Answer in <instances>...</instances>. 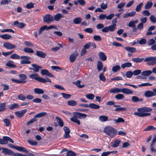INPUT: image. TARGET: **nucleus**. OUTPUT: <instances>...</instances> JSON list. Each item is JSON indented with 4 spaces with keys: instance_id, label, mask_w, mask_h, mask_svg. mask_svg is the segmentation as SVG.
Listing matches in <instances>:
<instances>
[{
    "instance_id": "51",
    "label": "nucleus",
    "mask_w": 156,
    "mask_h": 156,
    "mask_svg": "<svg viewBox=\"0 0 156 156\" xmlns=\"http://www.w3.org/2000/svg\"><path fill=\"white\" fill-rule=\"evenodd\" d=\"M4 137L5 139V142H6V144L8 143L9 141V142L12 143H14L13 141L9 137L7 136H4Z\"/></svg>"
},
{
    "instance_id": "61",
    "label": "nucleus",
    "mask_w": 156,
    "mask_h": 156,
    "mask_svg": "<svg viewBox=\"0 0 156 156\" xmlns=\"http://www.w3.org/2000/svg\"><path fill=\"white\" fill-rule=\"evenodd\" d=\"M37 120V119L36 118L34 117L33 119L27 122V125H28L30 124H32L33 122L36 121Z\"/></svg>"
},
{
    "instance_id": "32",
    "label": "nucleus",
    "mask_w": 156,
    "mask_h": 156,
    "mask_svg": "<svg viewBox=\"0 0 156 156\" xmlns=\"http://www.w3.org/2000/svg\"><path fill=\"white\" fill-rule=\"evenodd\" d=\"M77 118H78L76 117V116L73 115L72 118H71L70 120L72 121L75 122L79 125L80 124V120L78 119Z\"/></svg>"
},
{
    "instance_id": "13",
    "label": "nucleus",
    "mask_w": 156,
    "mask_h": 156,
    "mask_svg": "<svg viewBox=\"0 0 156 156\" xmlns=\"http://www.w3.org/2000/svg\"><path fill=\"white\" fill-rule=\"evenodd\" d=\"M64 130L65 133L64 135V137L66 138H69L71 136L69 135L70 130L68 127H64Z\"/></svg>"
},
{
    "instance_id": "62",
    "label": "nucleus",
    "mask_w": 156,
    "mask_h": 156,
    "mask_svg": "<svg viewBox=\"0 0 156 156\" xmlns=\"http://www.w3.org/2000/svg\"><path fill=\"white\" fill-rule=\"evenodd\" d=\"M133 74L135 76L141 73V70L140 69H137L134 70L133 72Z\"/></svg>"
},
{
    "instance_id": "14",
    "label": "nucleus",
    "mask_w": 156,
    "mask_h": 156,
    "mask_svg": "<svg viewBox=\"0 0 156 156\" xmlns=\"http://www.w3.org/2000/svg\"><path fill=\"white\" fill-rule=\"evenodd\" d=\"M13 25L16 26L20 29L23 28L26 25V24L25 23L22 22L20 23L18 21L14 22Z\"/></svg>"
},
{
    "instance_id": "63",
    "label": "nucleus",
    "mask_w": 156,
    "mask_h": 156,
    "mask_svg": "<svg viewBox=\"0 0 156 156\" xmlns=\"http://www.w3.org/2000/svg\"><path fill=\"white\" fill-rule=\"evenodd\" d=\"M113 152V151H109L103 152L101 154V156H107L111 153H112Z\"/></svg>"
},
{
    "instance_id": "20",
    "label": "nucleus",
    "mask_w": 156,
    "mask_h": 156,
    "mask_svg": "<svg viewBox=\"0 0 156 156\" xmlns=\"http://www.w3.org/2000/svg\"><path fill=\"white\" fill-rule=\"evenodd\" d=\"M47 113L45 112H43L38 113L35 115L34 117L36 118H41L47 115Z\"/></svg>"
},
{
    "instance_id": "31",
    "label": "nucleus",
    "mask_w": 156,
    "mask_h": 156,
    "mask_svg": "<svg viewBox=\"0 0 156 156\" xmlns=\"http://www.w3.org/2000/svg\"><path fill=\"white\" fill-rule=\"evenodd\" d=\"M13 62L12 61H9L8 62L6 63L5 66L11 68H14L16 67L15 65L12 64Z\"/></svg>"
},
{
    "instance_id": "64",
    "label": "nucleus",
    "mask_w": 156,
    "mask_h": 156,
    "mask_svg": "<svg viewBox=\"0 0 156 156\" xmlns=\"http://www.w3.org/2000/svg\"><path fill=\"white\" fill-rule=\"evenodd\" d=\"M150 20L153 23H155L156 22V17L154 15H151L150 17Z\"/></svg>"
},
{
    "instance_id": "1",
    "label": "nucleus",
    "mask_w": 156,
    "mask_h": 156,
    "mask_svg": "<svg viewBox=\"0 0 156 156\" xmlns=\"http://www.w3.org/2000/svg\"><path fill=\"white\" fill-rule=\"evenodd\" d=\"M29 77L32 79L38 81L42 83H46V82L51 83V79L47 77L45 78L38 77V75L37 73L35 74H32L29 75Z\"/></svg>"
},
{
    "instance_id": "5",
    "label": "nucleus",
    "mask_w": 156,
    "mask_h": 156,
    "mask_svg": "<svg viewBox=\"0 0 156 156\" xmlns=\"http://www.w3.org/2000/svg\"><path fill=\"white\" fill-rule=\"evenodd\" d=\"M144 60V62H151L147 63L148 65H153L156 64V62H154V57H147Z\"/></svg>"
},
{
    "instance_id": "47",
    "label": "nucleus",
    "mask_w": 156,
    "mask_h": 156,
    "mask_svg": "<svg viewBox=\"0 0 156 156\" xmlns=\"http://www.w3.org/2000/svg\"><path fill=\"white\" fill-rule=\"evenodd\" d=\"M18 98L19 100L24 101L26 98L25 96L22 94H20L18 96Z\"/></svg>"
},
{
    "instance_id": "27",
    "label": "nucleus",
    "mask_w": 156,
    "mask_h": 156,
    "mask_svg": "<svg viewBox=\"0 0 156 156\" xmlns=\"http://www.w3.org/2000/svg\"><path fill=\"white\" fill-rule=\"evenodd\" d=\"M125 48L127 51L131 53H134L136 51V49L134 47H126Z\"/></svg>"
},
{
    "instance_id": "30",
    "label": "nucleus",
    "mask_w": 156,
    "mask_h": 156,
    "mask_svg": "<svg viewBox=\"0 0 156 156\" xmlns=\"http://www.w3.org/2000/svg\"><path fill=\"white\" fill-rule=\"evenodd\" d=\"M6 103L5 102L0 103V112H3L6 109Z\"/></svg>"
},
{
    "instance_id": "33",
    "label": "nucleus",
    "mask_w": 156,
    "mask_h": 156,
    "mask_svg": "<svg viewBox=\"0 0 156 156\" xmlns=\"http://www.w3.org/2000/svg\"><path fill=\"white\" fill-rule=\"evenodd\" d=\"M12 37V36L8 34H5L2 35H0V37L3 39L5 40H8L10 39Z\"/></svg>"
},
{
    "instance_id": "35",
    "label": "nucleus",
    "mask_w": 156,
    "mask_h": 156,
    "mask_svg": "<svg viewBox=\"0 0 156 156\" xmlns=\"http://www.w3.org/2000/svg\"><path fill=\"white\" fill-rule=\"evenodd\" d=\"M34 91L35 93L38 94H41L44 93V91L43 90L39 88H35Z\"/></svg>"
},
{
    "instance_id": "34",
    "label": "nucleus",
    "mask_w": 156,
    "mask_h": 156,
    "mask_svg": "<svg viewBox=\"0 0 156 156\" xmlns=\"http://www.w3.org/2000/svg\"><path fill=\"white\" fill-rule=\"evenodd\" d=\"M120 92H122V89L117 88L115 89H111L110 91V92L111 93H116Z\"/></svg>"
},
{
    "instance_id": "37",
    "label": "nucleus",
    "mask_w": 156,
    "mask_h": 156,
    "mask_svg": "<svg viewBox=\"0 0 156 156\" xmlns=\"http://www.w3.org/2000/svg\"><path fill=\"white\" fill-rule=\"evenodd\" d=\"M144 58H134L132 59V60L134 62H142V61L144 60Z\"/></svg>"
},
{
    "instance_id": "10",
    "label": "nucleus",
    "mask_w": 156,
    "mask_h": 156,
    "mask_svg": "<svg viewBox=\"0 0 156 156\" xmlns=\"http://www.w3.org/2000/svg\"><path fill=\"white\" fill-rule=\"evenodd\" d=\"M1 149L2 150V152L5 155L8 154L10 155H12L13 151L5 147H2Z\"/></svg>"
},
{
    "instance_id": "29",
    "label": "nucleus",
    "mask_w": 156,
    "mask_h": 156,
    "mask_svg": "<svg viewBox=\"0 0 156 156\" xmlns=\"http://www.w3.org/2000/svg\"><path fill=\"white\" fill-rule=\"evenodd\" d=\"M152 73V72L151 70H146L143 71L141 73V75L144 76H148Z\"/></svg>"
},
{
    "instance_id": "11",
    "label": "nucleus",
    "mask_w": 156,
    "mask_h": 156,
    "mask_svg": "<svg viewBox=\"0 0 156 156\" xmlns=\"http://www.w3.org/2000/svg\"><path fill=\"white\" fill-rule=\"evenodd\" d=\"M3 46L8 49H10L15 48L16 46L8 42H6L3 44Z\"/></svg>"
},
{
    "instance_id": "17",
    "label": "nucleus",
    "mask_w": 156,
    "mask_h": 156,
    "mask_svg": "<svg viewBox=\"0 0 156 156\" xmlns=\"http://www.w3.org/2000/svg\"><path fill=\"white\" fill-rule=\"evenodd\" d=\"M18 76L20 80L23 82L22 83H24L26 82V80L27 79V77L25 74H20L18 75Z\"/></svg>"
},
{
    "instance_id": "36",
    "label": "nucleus",
    "mask_w": 156,
    "mask_h": 156,
    "mask_svg": "<svg viewBox=\"0 0 156 156\" xmlns=\"http://www.w3.org/2000/svg\"><path fill=\"white\" fill-rule=\"evenodd\" d=\"M132 66V64L130 62H126L121 65V66L122 69L126 67H129Z\"/></svg>"
},
{
    "instance_id": "15",
    "label": "nucleus",
    "mask_w": 156,
    "mask_h": 156,
    "mask_svg": "<svg viewBox=\"0 0 156 156\" xmlns=\"http://www.w3.org/2000/svg\"><path fill=\"white\" fill-rule=\"evenodd\" d=\"M32 66L34 67V68H30V69L33 70L35 72H38L39 69L42 68L41 66H38L35 64H33Z\"/></svg>"
},
{
    "instance_id": "25",
    "label": "nucleus",
    "mask_w": 156,
    "mask_h": 156,
    "mask_svg": "<svg viewBox=\"0 0 156 156\" xmlns=\"http://www.w3.org/2000/svg\"><path fill=\"white\" fill-rule=\"evenodd\" d=\"M144 95L147 97H150L154 96L153 92L150 90H148L145 92Z\"/></svg>"
},
{
    "instance_id": "39",
    "label": "nucleus",
    "mask_w": 156,
    "mask_h": 156,
    "mask_svg": "<svg viewBox=\"0 0 156 156\" xmlns=\"http://www.w3.org/2000/svg\"><path fill=\"white\" fill-rule=\"evenodd\" d=\"M89 107L94 109H98L100 108V106L95 104L90 103L89 105Z\"/></svg>"
},
{
    "instance_id": "41",
    "label": "nucleus",
    "mask_w": 156,
    "mask_h": 156,
    "mask_svg": "<svg viewBox=\"0 0 156 156\" xmlns=\"http://www.w3.org/2000/svg\"><path fill=\"white\" fill-rule=\"evenodd\" d=\"M126 110V108L125 107H118L116 108L114 110L115 112H123L125 111Z\"/></svg>"
},
{
    "instance_id": "53",
    "label": "nucleus",
    "mask_w": 156,
    "mask_h": 156,
    "mask_svg": "<svg viewBox=\"0 0 156 156\" xmlns=\"http://www.w3.org/2000/svg\"><path fill=\"white\" fill-rule=\"evenodd\" d=\"M61 95L63 98L66 99L69 98L71 96V94L63 93H61Z\"/></svg>"
},
{
    "instance_id": "55",
    "label": "nucleus",
    "mask_w": 156,
    "mask_h": 156,
    "mask_svg": "<svg viewBox=\"0 0 156 156\" xmlns=\"http://www.w3.org/2000/svg\"><path fill=\"white\" fill-rule=\"evenodd\" d=\"M34 3L33 4L32 2H30L28 3L26 5V7L27 9H30L34 7Z\"/></svg>"
},
{
    "instance_id": "8",
    "label": "nucleus",
    "mask_w": 156,
    "mask_h": 156,
    "mask_svg": "<svg viewBox=\"0 0 156 156\" xmlns=\"http://www.w3.org/2000/svg\"><path fill=\"white\" fill-rule=\"evenodd\" d=\"M27 110L26 109H23L20 111H16L15 112L16 115L19 118L22 117L26 113Z\"/></svg>"
},
{
    "instance_id": "57",
    "label": "nucleus",
    "mask_w": 156,
    "mask_h": 156,
    "mask_svg": "<svg viewBox=\"0 0 156 156\" xmlns=\"http://www.w3.org/2000/svg\"><path fill=\"white\" fill-rule=\"evenodd\" d=\"M76 155V154L72 151H69L66 153V156H74Z\"/></svg>"
},
{
    "instance_id": "60",
    "label": "nucleus",
    "mask_w": 156,
    "mask_h": 156,
    "mask_svg": "<svg viewBox=\"0 0 156 156\" xmlns=\"http://www.w3.org/2000/svg\"><path fill=\"white\" fill-rule=\"evenodd\" d=\"M99 77L100 79L102 81H105L106 80L105 77L104 76V73H101L100 74Z\"/></svg>"
},
{
    "instance_id": "45",
    "label": "nucleus",
    "mask_w": 156,
    "mask_h": 156,
    "mask_svg": "<svg viewBox=\"0 0 156 156\" xmlns=\"http://www.w3.org/2000/svg\"><path fill=\"white\" fill-rule=\"evenodd\" d=\"M108 119V117L105 116L101 115L99 117V119L101 122H105Z\"/></svg>"
},
{
    "instance_id": "16",
    "label": "nucleus",
    "mask_w": 156,
    "mask_h": 156,
    "mask_svg": "<svg viewBox=\"0 0 156 156\" xmlns=\"http://www.w3.org/2000/svg\"><path fill=\"white\" fill-rule=\"evenodd\" d=\"M8 107L9 109L12 110L14 109L19 108L20 106L18 104L14 103L13 104L8 105Z\"/></svg>"
},
{
    "instance_id": "50",
    "label": "nucleus",
    "mask_w": 156,
    "mask_h": 156,
    "mask_svg": "<svg viewBox=\"0 0 156 156\" xmlns=\"http://www.w3.org/2000/svg\"><path fill=\"white\" fill-rule=\"evenodd\" d=\"M116 25V24L113 23L112 25L109 26L108 27L109 30L111 31H114Z\"/></svg>"
},
{
    "instance_id": "24",
    "label": "nucleus",
    "mask_w": 156,
    "mask_h": 156,
    "mask_svg": "<svg viewBox=\"0 0 156 156\" xmlns=\"http://www.w3.org/2000/svg\"><path fill=\"white\" fill-rule=\"evenodd\" d=\"M97 69L98 72L101 71L103 68V64L102 62L100 61H98L97 62Z\"/></svg>"
},
{
    "instance_id": "12",
    "label": "nucleus",
    "mask_w": 156,
    "mask_h": 156,
    "mask_svg": "<svg viewBox=\"0 0 156 156\" xmlns=\"http://www.w3.org/2000/svg\"><path fill=\"white\" fill-rule=\"evenodd\" d=\"M98 56L99 59L102 61H105L107 60V56L103 52H99L98 53Z\"/></svg>"
},
{
    "instance_id": "43",
    "label": "nucleus",
    "mask_w": 156,
    "mask_h": 156,
    "mask_svg": "<svg viewBox=\"0 0 156 156\" xmlns=\"http://www.w3.org/2000/svg\"><path fill=\"white\" fill-rule=\"evenodd\" d=\"M77 102L75 101L71 100L68 101L67 104L69 106H75L76 105Z\"/></svg>"
},
{
    "instance_id": "49",
    "label": "nucleus",
    "mask_w": 156,
    "mask_h": 156,
    "mask_svg": "<svg viewBox=\"0 0 156 156\" xmlns=\"http://www.w3.org/2000/svg\"><path fill=\"white\" fill-rule=\"evenodd\" d=\"M85 96L88 99L91 100H93L94 98V95L92 94H86Z\"/></svg>"
},
{
    "instance_id": "22",
    "label": "nucleus",
    "mask_w": 156,
    "mask_h": 156,
    "mask_svg": "<svg viewBox=\"0 0 156 156\" xmlns=\"http://www.w3.org/2000/svg\"><path fill=\"white\" fill-rule=\"evenodd\" d=\"M36 54L38 57L42 58H44L46 56V54L41 51H37Z\"/></svg>"
},
{
    "instance_id": "38",
    "label": "nucleus",
    "mask_w": 156,
    "mask_h": 156,
    "mask_svg": "<svg viewBox=\"0 0 156 156\" xmlns=\"http://www.w3.org/2000/svg\"><path fill=\"white\" fill-rule=\"evenodd\" d=\"M23 51L25 53H33L34 52V51L31 48H24Z\"/></svg>"
},
{
    "instance_id": "6",
    "label": "nucleus",
    "mask_w": 156,
    "mask_h": 156,
    "mask_svg": "<svg viewBox=\"0 0 156 156\" xmlns=\"http://www.w3.org/2000/svg\"><path fill=\"white\" fill-rule=\"evenodd\" d=\"M41 73L42 75H45L48 77H52L55 78V76L49 72L48 69H44L41 70Z\"/></svg>"
},
{
    "instance_id": "56",
    "label": "nucleus",
    "mask_w": 156,
    "mask_h": 156,
    "mask_svg": "<svg viewBox=\"0 0 156 156\" xmlns=\"http://www.w3.org/2000/svg\"><path fill=\"white\" fill-rule=\"evenodd\" d=\"M133 72L131 71H129L127 72L126 73V76L127 78H131L133 75Z\"/></svg>"
},
{
    "instance_id": "46",
    "label": "nucleus",
    "mask_w": 156,
    "mask_h": 156,
    "mask_svg": "<svg viewBox=\"0 0 156 156\" xmlns=\"http://www.w3.org/2000/svg\"><path fill=\"white\" fill-rule=\"evenodd\" d=\"M47 27V25H44L41 27L38 31L39 34H41L43 33V31L45 30H46Z\"/></svg>"
},
{
    "instance_id": "52",
    "label": "nucleus",
    "mask_w": 156,
    "mask_h": 156,
    "mask_svg": "<svg viewBox=\"0 0 156 156\" xmlns=\"http://www.w3.org/2000/svg\"><path fill=\"white\" fill-rule=\"evenodd\" d=\"M143 5V2H141L136 7L135 10L136 11L138 12L140 11L141 9L142 6Z\"/></svg>"
},
{
    "instance_id": "48",
    "label": "nucleus",
    "mask_w": 156,
    "mask_h": 156,
    "mask_svg": "<svg viewBox=\"0 0 156 156\" xmlns=\"http://www.w3.org/2000/svg\"><path fill=\"white\" fill-rule=\"evenodd\" d=\"M115 98L117 100H121L124 98V95L122 94H119L115 96Z\"/></svg>"
},
{
    "instance_id": "19",
    "label": "nucleus",
    "mask_w": 156,
    "mask_h": 156,
    "mask_svg": "<svg viewBox=\"0 0 156 156\" xmlns=\"http://www.w3.org/2000/svg\"><path fill=\"white\" fill-rule=\"evenodd\" d=\"M62 17V15L60 13H58L53 16L54 21H58Z\"/></svg>"
},
{
    "instance_id": "18",
    "label": "nucleus",
    "mask_w": 156,
    "mask_h": 156,
    "mask_svg": "<svg viewBox=\"0 0 156 156\" xmlns=\"http://www.w3.org/2000/svg\"><path fill=\"white\" fill-rule=\"evenodd\" d=\"M14 149L19 151H22L23 152L26 153H28L29 152L28 150L26 149L23 147L20 146H16L15 147H14Z\"/></svg>"
},
{
    "instance_id": "9",
    "label": "nucleus",
    "mask_w": 156,
    "mask_h": 156,
    "mask_svg": "<svg viewBox=\"0 0 156 156\" xmlns=\"http://www.w3.org/2000/svg\"><path fill=\"white\" fill-rule=\"evenodd\" d=\"M74 116H76L79 119L85 118L87 117V115L85 113H82L79 112H74Z\"/></svg>"
},
{
    "instance_id": "2",
    "label": "nucleus",
    "mask_w": 156,
    "mask_h": 156,
    "mask_svg": "<svg viewBox=\"0 0 156 156\" xmlns=\"http://www.w3.org/2000/svg\"><path fill=\"white\" fill-rule=\"evenodd\" d=\"M104 131L112 138L115 136L117 133L116 129L113 127H105Z\"/></svg>"
},
{
    "instance_id": "23",
    "label": "nucleus",
    "mask_w": 156,
    "mask_h": 156,
    "mask_svg": "<svg viewBox=\"0 0 156 156\" xmlns=\"http://www.w3.org/2000/svg\"><path fill=\"white\" fill-rule=\"evenodd\" d=\"M122 92L123 93L130 94L133 93V91L130 89L127 88H123L122 89Z\"/></svg>"
},
{
    "instance_id": "59",
    "label": "nucleus",
    "mask_w": 156,
    "mask_h": 156,
    "mask_svg": "<svg viewBox=\"0 0 156 156\" xmlns=\"http://www.w3.org/2000/svg\"><path fill=\"white\" fill-rule=\"evenodd\" d=\"M114 120L116 123L124 122H125L124 119L120 117L118 119H115Z\"/></svg>"
},
{
    "instance_id": "42",
    "label": "nucleus",
    "mask_w": 156,
    "mask_h": 156,
    "mask_svg": "<svg viewBox=\"0 0 156 156\" xmlns=\"http://www.w3.org/2000/svg\"><path fill=\"white\" fill-rule=\"evenodd\" d=\"M121 69L120 66L116 65L113 66L112 69V71L114 73L117 72L118 70H119Z\"/></svg>"
},
{
    "instance_id": "40",
    "label": "nucleus",
    "mask_w": 156,
    "mask_h": 156,
    "mask_svg": "<svg viewBox=\"0 0 156 156\" xmlns=\"http://www.w3.org/2000/svg\"><path fill=\"white\" fill-rule=\"evenodd\" d=\"M153 3L151 2H148L144 6V8L145 9H149L152 6Z\"/></svg>"
},
{
    "instance_id": "28",
    "label": "nucleus",
    "mask_w": 156,
    "mask_h": 156,
    "mask_svg": "<svg viewBox=\"0 0 156 156\" xmlns=\"http://www.w3.org/2000/svg\"><path fill=\"white\" fill-rule=\"evenodd\" d=\"M82 19L80 17L74 18L73 21V23L75 24H79L81 23Z\"/></svg>"
},
{
    "instance_id": "44",
    "label": "nucleus",
    "mask_w": 156,
    "mask_h": 156,
    "mask_svg": "<svg viewBox=\"0 0 156 156\" xmlns=\"http://www.w3.org/2000/svg\"><path fill=\"white\" fill-rule=\"evenodd\" d=\"M121 141L118 140H116L113 143L112 146L113 147H117L119 145Z\"/></svg>"
},
{
    "instance_id": "7",
    "label": "nucleus",
    "mask_w": 156,
    "mask_h": 156,
    "mask_svg": "<svg viewBox=\"0 0 156 156\" xmlns=\"http://www.w3.org/2000/svg\"><path fill=\"white\" fill-rule=\"evenodd\" d=\"M79 55L78 52L76 51H74L70 56V61L71 62H74L76 58Z\"/></svg>"
},
{
    "instance_id": "21",
    "label": "nucleus",
    "mask_w": 156,
    "mask_h": 156,
    "mask_svg": "<svg viewBox=\"0 0 156 156\" xmlns=\"http://www.w3.org/2000/svg\"><path fill=\"white\" fill-rule=\"evenodd\" d=\"M58 124L60 127H63L64 126V122L62 119L58 117H56Z\"/></svg>"
},
{
    "instance_id": "26",
    "label": "nucleus",
    "mask_w": 156,
    "mask_h": 156,
    "mask_svg": "<svg viewBox=\"0 0 156 156\" xmlns=\"http://www.w3.org/2000/svg\"><path fill=\"white\" fill-rule=\"evenodd\" d=\"M136 14V12L133 11L129 13L125 14L123 16L124 18H127L129 16L132 17Z\"/></svg>"
},
{
    "instance_id": "58",
    "label": "nucleus",
    "mask_w": 156,
    "mask_h": 156,
    "mask_svg": "<svg viewBox=\"0 0 156 156\" xmlns=\"http://www.w3.org/2000/svg\"><path fill=\"white\" fill-rule=\"evenodd\" d=\"M100 20H104L106 18V14H100L98 17Z\"/></svg>"
},
{
    "instance_id": "4",
    "label": "nucleus",
    "mask_w": 156,
    "mask_h": 156,
    "mask_svg": "<svg viewBox=\"0 0 156 156\" xmlns=\"http://www.w3.org/2000/svg\"><path fill=\"white\" fill-rule=\"evenodd\" d=\"M20 58L23 59L20 62L21 64H29L31 63V61L29 60V59H30V58L28 56H21Z\"/></svg>"
},
{
    "instance_id": "54",
    "label": "nucleus",
    "mask_w": 156,
    "mask_h": 156,
    "mask_svg": "<svg viewBox=\"0 0 156 156\" xmlns=\"http://www.w3.org/2000/svg\"><path fill=\"white\" fill-rule=\"evenodd\" d=\"M10 58L13 59H19L20 57V56L16 54H14L11 55Z\"/></svg>"
},
{
    "instance_id": "3",
    "label": "nucleus",
    "mask_w": 156,
    "mask_h": 156,
    "mask_svg": "<svg viewBox=\"0 0 156 156\" xmlns=\"http://www.w3.org/2000/svg\"><path fill=\"white\" fill-rule=\"evenodd\" d=\"M43 22L47 24H50L54 21L53 16L50 14H46L43 17Z\"/></svg>"
}]
</instances>
